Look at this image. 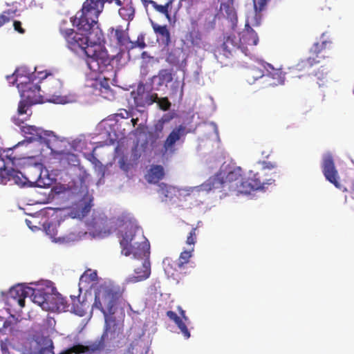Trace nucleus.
<instances>
[{
    "instance_id": "f8f14e48",
    "label": "nucleus",
    "mask_w": 354,
    "mask_h": 354,
    "mask_svg": "<svg viewBox=\"0 0 354 354\" xmlns=\"http://www.w3.org/2000/svg\"><path fill=\"white\" fill-rule=\"evenodd\" d=\"M17 88L21 99L29 104H35L43 102V98L40 94V86L37 83L28 82Z\"/></svg>"
},
{
    "instance_id": "de8ad7c7",
    "label": "nucleus",
    "mask_w": 354,
    "mask_h": 354,
    "mask_svg": "<svg viewBox=\"0 0 354 354\" xmlns=\"http://www.w3.org/2000/svg\"><path fill=\"white\" fill-rule=\"evenodd\" d=\"M170 187H168L167 185L162 183L160 185V190L161 194L164 195L165 197H168V194L169 192Z\"/></svg>"
},
{
    "instance_id": "6e6552de",
    "label": "nucleus",
    "mask_w": 354,
    "mask_h": 354,
    "mask_svg": "<svg viewBox=\"0 0 354 354\" xmlns=\"http://www.w3.org/2000/svg\"><path fill=\"white\" fill-rule=\"evenodd\" d=\"M60 32L66 41L68 47L73 51L82 50L85 55L89 48L87 34L75 32L73 29H60Z\"/></svg>"
},
{
    "instance_id": "bf43d9fd",
    "label": "nucleus",
    "mask_w": 354,
    "mask_h": 354,
    "mask_svg": "<svg viewBox=\"0 0 354 354\" xmlns=\"http://www.w3.org/2000/svg\"><path fill=\"white\" fill-rule=\"evenodd\" d=\"M136 44V46H139L140 48H144L146 46V44L144 41H142L140 43L139 42H135Z\"/></svg>"
},
{
    "instance_id": "5701e85b",
    "label": "nucleus",
    "mask_w": 354,
    "mask_h": 354,
    "mask_svg": "<svg viewBox=\"0 0 354 354\" xmlns=\"http://www.w3.org/2000/svg\"><path fill=\"white\" fill-rule=\"evenodd\" d=\"M151 26L154 32L160 37L162 43L165 46H169L171 43V35L167 26L159 25L153 21H151Z\"/></svg>"
},
{
    "instance_id": "393cba45",
    "label": "nucleus",
    "mask_w": 354,
    "mask_h": 354,
    "mask_svg": "<svg viewBox=\"0 0 354 354\" xmlns=\"http://www.w3.org/2000/svg\"><path fill=\"white\" fill-rule=\"evenodd\" d=\"M167 316L172 321L175 322L177 325L178 328L180 330L182 334L185 337V339H188L190 337V333L185 324V323L182 320V319L177 315V314L172 311L168 310L167 312Z\"/></svg>"
},
{
    "instance_id": "aec40b11",
    "label": "nucleus",
    "mask_w": 354,
    "mask_h": 354,
    "mask_svg": "<svg viewBox=\"0 0 354 354\" xmlns=\"http://www.w3.org/2000/svg\"><path fill=\"white\" fill-rule=\"evenodd\" d=\"M114 30V37L116 40V44L122 50H130L136 47V44L131 41L127 32L120 28H116Z\"/></svg>"
},
{
    "instance_id": "7c9ffc66",
    "label": "nucleus",
    "mask_w": 354,
    "mask_h": 354,
    "mask_svg": "<svg viewBox=\"0 0 354 354\" xmlns=\"http://www.w3.org/2000/svg\"><path fill=\"white\" fill-rule=\"evenodd\" d=\"M10 181H12L15 184L22 187L27 184L28 180L21 172L13 169Z\"/></svg>"
},
{
    "instance_id": "5fc2aeb1",
    "label": "nucleus",
    "mask_w": 354,
    "mask_h": 354,
    "mask_svg": "<svg viewBox=\"0 0 354 354\" xmlns=\"http://www.w3.org/2000/svg\"><path fill=\"white\" fill-rule=\"evenodd\" d=\"M13 321H15L14 317H12L11 319H7L4 321L3 327L6 329L10 327L11 325L12 324Z\"/></svg>"
},
{
    "instance_id": "b1692460",
    "label": "nucleus",
    "mask_w": 354,
    "mask_h": 354,
    "mask_svg": "<svg viewBox=\"0 0 354 354\" xmlns=\"http://www.w3.org/2000/svg\"><path fill=\"white\" fill-rule=\"evenodd\" d=\"M268 1L269 0H253L255 14L250 20V23L252 26H259L261 24V12L266 9Z\"/></svg>"
},
{
    "instance_id": "ea45409f",
    "label": "nucleus",
    "mask_w": 354,
    "mask_h": 354,
    "mask_svg": "<svg viewBox=\"0 0 354 354\" xmlns=\"http://www.w3.org/2000/svg\"><path fill=\"white\" fill-rule=\"evenodd\" d=\"M90 274L88 272H85L81 277L80 280L86 282L94 281L97 279V273L95 272H91L89 270Z\"/></svg>"
},
{
    "instance_id": "0e129e2a",
    "label": "nucleus",
    "mask_w": 354,
    "mask_h": 354,
    "mask_svg": "<svg viewBox=\"0 0 354 354\" xmlns=\"http://www.w3.org/2000/svg\"><path fill=\"white\" fill-rule=\"evenodd\" d=\"M56 103H62V102H59V101H57V102H55Z\"/></svg>"
},
{
    "instance_id": "f704fd0d",
    "label": "nucleus",
    "mask_w": 354,
    "mask_h": 354,
    "mask_svg": "<svg viewBox=\"0 0 354 354\" xmlns=\"http://www.w3.org/2000/svg\"><path fill=\"white\" fill-rule=\"evenodd\" d=\"M12 169H8L6 167L0 168V184L6 185L10 181Z\"/></svg>"
},
{
    "instance_id": "6ab92c4d",
    "label": "nucleus",
    "mask_w": 354,
    "mask_h": 354,
    "mask_svg": "<svg viewBox=\"0 0 354 354\" xmlns=\"http://www.w3.org/2000/svg\"><path fill=\"white\" fill-rule=\"evenodd\" d=\"M86 34H87L89 46L93 49L101 48V46L105 42L104 33L97 24L93 26L92 29Z\"/></svg>"
},
{
    "instance_id": "2f4dec72",
    "label": "nucleus",
    "mask_w": 354,
    "mask_h": 354,
    "mask_svg": "<svg viewBox=\"0 0 354 354\" xmlns=\"http://www.w3.org/2000/svg\"><path fill=\"white\" fill-rule=\"evenodd\" d=\"M181 50L179 48L172 49L168 53L166 57V62L171 65L176 66L180 62V55Z\"/></svg>"
},
{
    "instance_id": "6e6d98bb",
    "label": "nucleus",
    "mask_w": 354,
    "mask_h": 354,
    "mask_svg": "<svg viewBox=\"0 0 354 354\" xmlns=\"http://www.w3.org/2000/svg\"><path fill=\"white\" fill-rule=\"evenodd\" d=\"M163 124L158 120V123L155 125V130L156 132L161 133L163 129Z\"/></svg>"
},
{
    "instance_id": "13d9d810",
    "label": "nucleus",
    "mask_w": 354,
    "mask_h": 354,
    "mask_svg": "<svg viewBox=\"0 0 354 354\" xmlns=\"http://www.w3.org/2000/svg\"><path fill=\"white\" fill-rule=\"evenodd\" d=\"M171 118L170 116H169L168 115H165L159 120L160 121V122H162V124H164L165 122H168Z\"/></svg>"
},
{
    "instance_id": "473e14b6",
    "label": "nucleus",
    "mask_w": 354,
    "mask_h": 354,
    "mask_svg": "<svg viewBox=\"0 0 354 354\" xmlns=\"http://www.w3.org/2000/svg\"><path fill=\"white\" fill-rule=\"evenodd\" d=\"M194 251V248H192L190 250H185L182 252L180 254V257L176 263L178 268L181 269L183 268L185 264H187L190 258L192 257V252Z\"/></svg>"
},
{
    "instance_id": "603ef678",
    "label": "nucleus",
    "mask_w": 354,
    "mask_h": 354,
    "mask_svg": "<svg viewBox=\"0 0 354 354\" xmlns=\"http://www.w3.org/2000/svg\"><path fill=\"white\" fill-rule=\"evenodd\" d=\"M147 98L149 100V102H147L149 104H151L153 102L158 103V101L159 100L157 93H152L151 95H149Z\"/></svg>"
},
{
    "instance_id": "79ce46f5",
    "label": "nucleus",
    "mask_w": 354,
    "mask_h": 354,
    "mask_svg": "<svg viewBox=\"0 0 354 354\" xmlns=\"http://www.w3.org/2000/svg\"><path fill=\"white\" fill-rule=\"evenodd\" d=\"M158 106L160 109L163 111H167L169 109L171 106V103L167 99V97H162L159 98L158 101Z\"/></svg>"
},
{
    "instance_id": "4d7b16f0",
    "label": "nucleus",
    "mask_w": 354,
    "mask_h": 354,
    "mask_svg": "<svg viewBox=\"0 0 354 354\" xmlns=\"http://www.w3.org/2000/svg\"><path fill=\"white\" fill-rule=\"evenodd\" d=\"M178 308L182 320L183 319L185 322H187L189 319L185 315V311L183 310L180 307H178Z\"/></svg>"
},
{
    "instance_id": "a211bd4d",
    "label": "nucleus",
    "mask_w": 354,
    "mask_h": 354,
    "mask_svg": "<svg viewBox=\"0 0 354 354\" xmlns=\"http://www.w3.org/2000/svg\"><path fill=\"white\" fill-rule=\"evenodd\" d=\"M51 293L46 292L44 289H34L30 293L29 297H32V300L35 304L39 306L43 310H50V295Z\"/></svg>"
},
{
    "instance_id": "e2e57ef3",
    "label": "nucleus",
    "mask_w": 354,
    "mask_h": 354,
    "mask_svg": "<svg viewBox=\"0 0 354 354\" xmlns=\"http://www.w3.org/2000/svg\"><path fill=\"white\" fill-rule=\"evenodd\" d=\"M2 321H3V317H1L0 316V322H2Z\"/></svg>"
},
{
    "instance_id": "9d476101",
    "label": "nucleus",
    "mask_w": 354,
    "mask_h": 354,
    "mask_svg": "<svg viewBox=\"0 0 354 354\" xmlns=\"http://www.w3.org/2000/svg\"><path fill=\"white\" fill-rule=\"evenodd\" d=\"M330 41L323 40L321 44L315 43L310 49V52L316 55V57H309L307 59H302L298 62L294 68L296 72H304L307 73L310 69L316 64L319 63V60L317 59L318 55L326 48V46L330 44Z\"/></svg>"
},
{
    "instance_id": "bb28decb",
    "label": "nucleus",
    "mask_w": 354,
    "mask_h": 354,
    "mask_svg": "<svg viewBox=\"0 0 354 354\" xmlns=\"http://www.w3.org/2000/svg\"><path fill=\"white\" fill-rule=\"evenodd\" d=\"M221 10L224 12V15L230 21L232 26H234L237 21L236 12L234 8L227 3H221Z\"/></svg>"
},
{
    "instance_id": "c03bdc74",
    "label": "nucleus",
    "mask_w": 354,
    "mask_h": 354,
    "mask_svg": "<svg viewBox=\"0 0 354 354\" xmlns=\"http://www.w3.org/2000/svg\"><path fill=\"white\" fill-rule=\"evenodd\" d=\"M36 70V68H35ZM36 75V78H38L39 80H44L45 79H48L49 77L51 79H54L53 75L50 73H47L46 71H37L33 72Z\"/></svg>"
},
{
    "instance_id": "2eb2a0df",
    "label": "nucleus",
    "mask_w": 354,
    "mask_h": 354,
    "mask_svg": "<svg viewBox=\"0 0 354 354\" xmlns=\"http://www.w3.org/2000/svg\"><path fill=\"white\" fill-rule=\"evenodd\" d=\"M200 190L209 192L211 190L221 189V191L228 192L225 186L224 175L221 171L210 177L204 183L201 185Z\"/></svg>"
},
{
    "instance_id": "c756f323",
    "label": "nucleus",
    "mask_w": 354,
    "mask_h": 354,
    "mask_svg": "<svg viewBox=\"0 0 354 354\" xmlns=\"http://www.w3.org/2000/svg\"><path fill=\"white\" fill-rule=\"evenodd\" d=\"M158 78V85L167 84L173 80L171 71L169 69H161L157 75Z\"/></svg>"
},
{
    "instance_id": "72a5a7b5",
    "label": "nucleus",
    "mask_w": 354,
    "mask_h": 354,
    "mask_svg": "<svg viewBox=\"0 0 354 354\" xmlns=\"http://www.w3.org/2000/svg\"><path fill=\"white\" fill-rule=\"evenodd\" d=\"M188 40L194 46L199 47L202 42L201 33L198 30H193L189 33Z\"/></svg>"
},
{
    "instance_id": "c85d7f7f",
    "label": "nucleus",
    "mask_w": 354,
    "mask_h": 354,
    "mask_svg": "<svg viewBox=\"0 0 354 354\" xmlns=\"http://www.w3.org/2000/svg\"><path fill=\"white\" fill-rule=\"evenodd\" d=\"M119 15L120 17L126 21H131L135 15V9L130 2L126 6H124L119 10Z\"/></svg>"
},
{
    "instance_id": "412c9836",
    "label": "nucleus",
    "mask_w": 354,
    "mask_h": 354,
    "mask_svg": "<svg viewBox=\"0 0 354 354\" xmlns=\"http://www.w3.org/2000/svg\"><path fill=\"white\" fill-rule=\"evenodd\" d=\"M50 310L68 311L69 304L66 298L58 292L51 293L50 295Z\"/></svg>"
},
{
    "instance_id": "4468645a",
    "label": "nucleus",
    "mask_w": 354,
    "mask_h": 354,
    "mask_svg": "<svg viewBox=\"0 0 354 354\" xmlns=\"http://www.w3.org/2000/svg\"><path fill=\"white\" fill-rule=\"evenodd\" d=\"M186 134V127L182 124L174 128L169 134L163 144L164 153L175 151L174 145L180 138Z\"/></svg>"
},
{
    "instance_id": "8fccbe9b",
    "label": "nucleus",
    "mask_w": 354,
    "mask_h": 354,
    "mask_svg": "<svg viewBox=\"0 0 354 354\" xmlns=\"http://www.w3.org/2000/svg\"><path fill=\"white\" fill-rule=\"evenodd\" d=\"M13 26L16 31L19 32L21 34L24 33L25 30L21 27V23L19 21H15L13 23Z\"/></svg>"
},
{
    "instance_id": "37998d69",
    "label": "nucleus",
    "mask_w": 354,
    "mask_h": 354,
    "mask_svg": "<svg viewBox=\"0 0 354 354\" xmlns=\"http://www.w3.org/2000/svg\"><path fill=\"white\" fill-rule=\"evenodd\" d=\"M131 116L132 113L124 109H119L118 112L115 114V118L116 120H118V118H120L122 119H127L129 118H131Z\"/></svg>"
},
{
    "instance_id": "ddd939ff",
    "label": "nucleus",
    "mask_w": 354,
    "mask_h": 354,
    "mask_svg": "<svg viewBox=\"0 0 354 354\" xmlns=\"http://www.w3.org/2000/svg\"><path fill=\"white\" fill-rule=\"evenodd\" d=\"M237 39L240 46V50L245 55H249L248 46L257 45L259 37L257 33L250 27L249 23H246L245 30L239 34Z\"/></svg>"
},
{
    "instance_id": "1a4fd4ad",
    "label": "nucleus",
    "mask_w": 354,
    "mask_h": 354,
    "mask_svg": "<svg viewBox=\"0 0 354 354\" xmlns=\"http://www.w3.org/2000/svg\"><path fill=\"white\" fill-rule=\"evenodd\" d=\"M237 37L234 34L225 36L221 45L216 46L214 54L218 62L223 64L225 59L234 55L237 50H240V46Z\"/></svg>"
},
{
    "instance_id": "a878e982",
    "label": "nucleus",
    "mask_w": 354,
    "mask_h": 354,
    "mask_svg": "<svg viewBox=\"0 0 354 354\" xmlns=\"http://www.w3.org/2000/svg\"><path fill=\"white\" fill-rule=\"evenodd\" d=\"M165 176L164 169L161 165H153L149 170L147 180L151 183H156L163 178Z\"/></svg>"
},
{
    "instance_id": "0eeeda50",
    "label": "nucleus",
    "mask_w": 354,
    "mask_h": 354,
    "mask_svg": "<svg viewBox=\"0 0 354 354\" xmlns=\"http://www.w3.org/2000/svg\"><path fill=\"white\" fill-rule=\"evenodd\" d=\"M21 131L30 141H37L51 150H53L55 143L62 142L53 131H45L35 126H23Z\"/></svg>"
},
{
    "instance_id": "a18cd8bd",
    "label": "nucleus",
    "mask_w": 354,
    "mask_h": 354,
    "mask_svg": "<svg viewBox=\"0 0 354 354\" xmlns=\"http://www.w3.org/2000/svg\"><path fill=\"white\" fill-rule=\"evenodd\" d=\"M54 227L55 225L53 224H48V226L45 227V230L46 233L50 234L53 239H57V233H54Z\"/></svg>"
},
{
    "instance_id": "49530a36",
    "label": "nucleus",
    "mask_w": 354,
    "mask_h": 354,
    "mask_svg": "<svg viewBox=\"0 0 354 354\" xmlns=\"http://www.w3.org/2000/svg\"><path fill=\"white\" fill-rule=\"evenodd\" d=\"M91 210V206L89 204H84L83 207L80 208V214H78V216L84 217L88 214V213Z\"/></svg>"
},
{
    "instance_id": "4be33fe9",
    "label": "nucleus",
    "mask_w": 354,
    "mask_h": 354,
    "mask_svg": "<svg viewBox=\"0 0 354 354\" xmlns=\"http://www.w3.org/2000/svg\"><path fill=\"white\" fill-rule=\"evenodd\" d=\"M33 73L26 66H21L17 68L12 75H8L7 79L10 83L16 84L17 86L19 87V86L26 83L25 80H21V77H24L26 75H32Z\"/></svg>"
},
{
    "instance_id": "09e8293b",
    "label": "nucleus",
    "mask_w": 354,
    "mask_h": 354,
    "mask_svg": "<svg viewBox=\"0 0 354 354\" xmlns=\"http://www.w3.org/2000/svg\"><path fill=\"white\" fill-rule=\"evenodd\" d=\"M119 165H120V167L125 171H127L129 169V164H128L127 162H126V160L124 159V158H122L120 160H119Z\"/></svg>"
},
{
    "instance_id": "e433bc0d",
    "label": "nucleus",
    "mask_w": 354,
    "mask_h": 354,
    "mask_svg": "<svg viewBox=\"0 0 354 354\" xmlns=\"http://www.w3.org/2000/svg\"><path fill=\"white\" fill-rule=\"evenodd\" d=\"M15 11L12 10H8L4 11L0 15V28L5 24L10 21V19L14 17Z\"/></svg>"
},
{
    "instance_id": "052dcab7",
    "label": "nucleus",
    "mask_w": 354,
    "mask_h": 354,
    "mask_svg": "<svg viewBox=\"0 0 354 354\" xmlns=\"http://www.w3.org/2000/svg\"><path fill=\"white\" fill-rule=\"evenodd\" d=\"M138 121V118H132L131 120L133 127H135L137 124Z\"/></svg>"
},
{
    "instance_id": "cd10ccee",
    "label": "nucleus",
    "mask_w": 354,
    "mask_h": 354,
    "mask_svg": "<svg viewBox=\"0 0 354 354\" xmlns=\"http://www.w3.org/2000/svg\"><path fill=\"white\" fill-rule=\"evenodd\" d=\"M88 307L89 305L86 301H83L82 302H80L79 298L73 299L72 309L73 313L76 315L80 317L85 315Z\"/></svg>"
},
{
    "instance_id": "f03ea898",
    "label": "nucleus",
    "mask_w": 354,
    "mask_h": 354,
    "mask_svg": "<svg viewBox=\"0 0 354 354\" xmlns=\"http://www.w3.org/2000/svg\"><path fill=\"white\" fill-rule=\"evenodd\" d=\"M224 175L225 186L228 192L236 194H250L252 192L261 190L265 185H270L274 182V179L261 180L259 171L250 170L247 178L243 177V170L240 167H236L229 170Z\"/></svg>"
},
{
    "instance_id": "39448f33",
    "label": "nucleus",
    "mask_w": 354,
    "mask_h": 354,
    "mask_svg": "<svg viewBox=\"0 0 354 354\" xmlns=\"http://www.w3.org/2000/svg\"><path fill=\"white\" fill-rule=\"evenodd\" d=\"M132 256L133 259L140 261L142 265L141 267H137L134 269L136 275L130 277L127 281L131 283H136L148 279L151 274L150 245L144 244Z\"/></svg>"
},
{
    "instance_id": "c9c22d12",
    "label": "nucleus",
    "mask_w": 354,
    "mask_h": 354,
    "mask_svg": "<svg viewBox=\"0 0 354 354\" xmlns=\"http://www.w3.org/2000/svg\"><path fill=\"white\" fill-rule=\"evenodd\" d=\"M148 3L151 4L157 11L159 12L164 14L167 18H169L168 7L169 3L165 5H158L156 2L153 0H149Z\"/></svg>"
},
{
    "instance_id": "4c0bfd02",
    "label": "nucleus",
    "mask_w": 354,
    "mask_h": 354,
    "mask_svg": "<svg viewBox=\"0 0 354 354\" xmlns=\"http://www.w3.org/2000/svg\"><path fill=\"white\" fill-rule=\"evenodd\" d=\"M32 105V104H29L27 101H25V100L21 99V100H20L19 105H18V109H17L18 114L19 115L27 114L28 116H30L31 115V113H28V111Z\"/></svg>"
},
{
    "instance_id": "58836bf2",
    "label": "nucleus",
    "mask_w": 354,
    "mask_h": 354,
    "mask_svg": "<svg viewBox=\"0 0 354 354\" xmlns=\"http://www.w3.org/2000/svg\"><path fill=\"white\" fill-rule=\"evenodd\" d=\"M261 165H262V168H261V172H259L260 174V179L261 180H265L266 181L268 179H261V176L262 174H263V171L266 170V169H269V170H271V169H274L275 167H277V164L275 162H267V161H263L261 162ZM270 178H269L268 180H270Z\"/></svg>"
},
{
    "instance_id": "7ed1b4c3",
    "label": "nucleus",
    "mask_w": 354,
    "mask_h": 354,
    "mask_svg": "<svg viewBox=\"0 0 354 354\" xmlns=\"http://www.w3.org/2000/svg\"><path fill=\"white\" fill-rule=\"evenodd\" d=\"M114 1L120 6L124 0H86L82 9L71 19L73 25L82 32H87L97 24L100 14L103 11L105 3Z\"/></svg>"
},
{
    "instance_id": "864d4df0",
    "label": "nucleus",
    "mask_w": 354,
    "mask_h": 354,
    "mask_svg": "<svg viewBox=\"0 0 354 354\" xmlns=\"http://www.w3.org/2000/svg\"><path fill=\"white\" fill-rule=\"evenodd\" d=\"M35 79H36L35 73L32 74V75H26L24 77H21V80H25L26 82H33Z\"/></svg>"
},
{
    "instance_id": "a19ab883",
    "label": "nucleus",
    "mask_w": 354,
    "mask_h": 354,
    "mask_svg": "<svg viewBox=\"0 0 354 354\" xmlns=\"http://www.w3.org/2000/svg\"><path fill=\"white\" fill-rule=\"evenodd\" d=\"M196 227H193L187 238L186 243L187 245H194L196 241Z\"/></svg>"
},
{
    "instance_id": "20e7f679",
    "label": "nucleus",
    "mask_w": 354,
    "mask_h": 354,
    "mask_svg": "<svg viewBox=\"0 0 354 354\" xmlns=\"http://www.w3.org/2000/svg\"><path fill=\"white\" fill-rule=\"evenodd\" d=\"M144 244L149 243L138 228L133 226L127 227L122 233L120 245L124 255H133Z\"/></svg>"
},
{
    "instance_id": "423d86ee",
    "label": "nucleus",
    "mask_w": 354,
    "mask_h": 354,
    "mask_svg": "<svg viewBox=\"0 0 354 354\" xmlns=\"http://www.w3.org/2000/svg\"><path fill=\"white\" fill-rule=\"evenodd\" d=\"M86 64L93 72L102 73L111 67L113 59L109 57L106 50L101 48H89L86 51Z\"/></svg>"
},
{
    "instance_id": "f3484780",
    "label": "nucleus",
    "mask_w": 354,
    "mask_h": 354,
    "mask_svg": "<svg viewBox=\"0 0 354 354\" xmlns=\"http://www.w3.org/2000/svg\"><path fill=\"white\" fill-rule=\"evenodd\" d=\"M32 288L23 284H17L10 288L9 295L11 298L17 301L20 307L25 306V299L29 297Z\"/></svg>"
},
{
    "instance_id": "3c124183",
    "label": "nucleus",
    "mask_w": 354,
    "mask_h": 354,
    "mask_svg": "<svg viewBox=\"0 0 354 354\" xmlns=\"http://www.w3.org/2000/svg\"><path fill=\"white\" fill-rule=\"evenodd\" d=\"M95 150V148L93 149V152L88 154L87 156V159L91 161L92 163L93 164H97L99 162V160L98 159L95 157V154H94V151Z\"/></svg>"
},
{
    "instance_id": "9b49d317",
    "label": "nucleus",
    "mask_w": 354,
    "mask_h": 354,
    "mask_svg": "<svg viewBox=\"0 0 354 354\" xmlns=\"http://www.w3.org/2000/svg\"><path fill=\"white\" fill-rule=\"evenodd\" d=\"M322 170L325 178L328 182L337 188L339 189L341 187V184L339 181V173L336 169L334 159L331 153H328L323 156Z\"/></svg>"
},
{
    "instance_id": "dca6fc26",
    "label": "nucleus",
    "mask_w": 354,
    "mask_h": 354,
    "mask_svg": "<svg viewBox=\"0 0 354 354\" xmlns=\"http://www.w3.org/2000/svg\"><path fill=\"white\" fill-rule=\"evenodd\" d=\"M264 67L267 73L266 74H261L260 77H266L270 86H274L283 84L285 77L281 70L274 68L270 64H266Z\"/></svg>"
},
{
    "instance_id": "680f3d73",
    "label": "nucleus",
    "mask_w": 354,
    "mask_h": 354,
    "mask_svg": "<svg viewBox=\"0 0 354 354\" xmlns=\"http://www.w3.org/2000/svg\"><path fill=\"white\" fill-rule=\"evenodd\" d=\"M142 1L145 3H148V0H142Z\"/></svg>"
},
{
    "instance_id": "f257e3e1",
    "label": "nucleus",
    "mask_w": 354,
    "mask_h": 354,
    "mask_svg": "<svg viewBox=\"0 0 354 354\" xmlns=\"http://www.w3.org/2000/svg\"><path fill=\"white\" fill-rule=\"evenodd\" d=\"M124 292V288L119 286H100L95 292L93 307L98 308L104 316L105 328L101 337L87 346L75 345L60 354L93 353L103 351L105 347L104 342L109 334L111 339H115V333L120 332L121 328L113 315L117 305L122 299Z\"/></svg>"
}]
</instances>
